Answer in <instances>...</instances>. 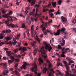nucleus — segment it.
<instances>
[{
  "label": "nucleus",
  "mask_w": 76,
  "mask_h": 76,
  "mask_svg": "<svg viewBox=\"0 0 76 76\" xmlns=\"http://www.w3.org/2000/svg\"><path fill=\"white\" fill-rule=\"evenodd\" d=\"M23 36L24 38H26V35H25V32L23 33Z\"/></svg>",
  "instance_id": "e2e57ef3"
},
{
  "label": "nucleus",
  "mask_w": 76,
  "mask_h": 76,
  "mask_svg": "<svg viewBox=\"0 0 76 76\" xmlns=\"http://www.w3.org/2000/svg\"><path fill=\"white\" fill-rule=\"evenodd\" d=\"M44 34L45 35H47V31H46V30L44 32Z\"/></svg>",
  "instance_id": "49530a36"
},
{
  "label": "nucleus",
  "mask_w": 76,
  "mask_h": 76,
  "mask_svg": "<svg viewBox=\"0 0 76 76\" xmlns=\"http://www.w3.org/2000/svg\"><path fill=\"white\" fill-rule=\"evenodd\" d=\"M34 67L32 68L31 69V71L32 72H34L36 75H37V76H41V73H39L38 75L37 73V66L35 63H34Z\"/></svg>",
  "instance_id": "f03ea898"
},
{
  "label": "nucleus",
  "mask_w": 76,
  "mask_h": 76,
  "mask_svg": "<svg viewBox=\"0 0 76 76\" xmlns=\"http://www.w3.org/2000/svg\"><path fill=\"white\" fill-rule=\"evenodd\" d=\"M15 60L16 61H18V62H19V60L18 59H15Z\"/></svg>",
  "instance_id": "69168bd1"
},
{
  "label": "nucleus",
  "mask_w": 76,
  "mask_h": 76,
  "mask_svg": "<svg viewBox=\"0 0 76 76\" xmlns=\"http://www.w3.org/2000/svg\"><path fill=\"white\" fill-rule=\"evenodd\" d=\"M72 70L73 72L74 73H75L76 72V69H75L74 68L72 69Z\"/></svg>",
  "instance_id": "c9c22d12"
},
{
  "label": "nucleus",
  "mask_w": 76,
  "mask_h": 76,
  "mask_svg": "<svg viewBox=\"0 0 76 76\" xmlns=\"http://www.w3.org/2000/svg\"><path fill=\"white\" fill-rule=\"evenodd\" d=\"M49 12H50V13H51V12H54V10L53 9H51L49 10Z\"/></svg>",
  "instance_id": "2f4dec72"
},
{
  "label": "nucleus",
  "mask_w": 76,
  "mask_h": 76,
  "mask_svg": "<svg viewBox=\"0 0 76 76\" xmlns=\"http://www.w3.org/2000/svg\"><path fill=\"white\" fill-rule=\"evenodd\" d=\"M15 73L17 76H20V74H19V73L17 71L15 70Z\"/></svg>",
  "instance_id": "393cba45"
},
{
  "label": "nucleus",
  "mask_w": 76,
  "mask_h": 76,
  "mask_svg": "<svg viewBox=\"0 0 76 76\" xmlns=\"http://www.w3.org/2000/svg\"><path fill=\"white\" fill-rule=\"evenodd\" d=\"M6 40L7 41H10L11 39H12V38L10 37H8L7 38H6Z\"/></svg>",
  "instance_id": "6ab92c4d"
},
{
  "label": "nucleus",
  "mask_w": 76,
  "mask_h": 76,
  "mask_svg": "<svg viewBox=\"0 0 76 76\" xmlns=\"http://www.w3.org/2000/svg\"><path fill=\"white\" fill-rule=\"evenodd\" d=\"M51 3H52V6H53V7H56V4L57 3L56 2H54L53 3V2H51Z\"/></svg>",
  "instance_id": "aec40b11"
},
{
  "label": "nucleus",
  "mask_w": 76,
  "mask_h": 76,
  "mask_svg": "<svg viewBox=\"0 0 76 76\" xmlns=\"http://www.w3.org/2000/svg\"><path fill=\"white\" fill-rule=\"evenodd\" d=\"M30 18V17L29 16H28L26 18V20H29V19Z\"/></svg>",
  "instance_id": "5fc2aeb1"
},
{
  "label": "nucleus",
  "mask_w": 76,
  "mask_h": 76,
  "mask_svg": "<svg viewBox=\"0 0 76 76\" xmlns=\"http://www.w3.org/2000/svg\"><path fill=\"white\" fill-rule=\"evenodd\" d=\"M22 28H25V24H22Z\"/></svg>",
  "instance_id": "e433bc0d"
},
{
  "label": "nucleus",
  "mask_w": 76,
  "mask_h": 76,
  "mask_svg": "<svg viewBox=\"0 0 76 76\" xmlns=\"http://www.w3.org/2000/svg\"><path fill=\"white\" fill-rule=\"evenodd\" d=\"M26 50V47H23L22 49V51H25Z\"/></svg>",
  "instance_id": "7c9ffc66"
},
{
  "label": "nucleus",
  "mask_w": 76,
  "mask_h": 76,
  "mask_svg": "<svg viewBox=\"0 0 76 76\" xmlns=\"http://www.w3.org/2000/svg\"><path fill=\"white\" fill-rule=\"evenodd\" d=\"M76 28H73V31L74 32H75V33H76Z\"/></svg>",
  "instance_id": "37998d69"
},
{
  "label": "nucleus",
  "mask_w": 76,
  "mask_h": 76,
  "mask_svg": "<svg viewBox=\"0 0 76 76\" xmlns=\"http://www.w3.org/2000/svg\"><path fill=\"white\" fill-rule=\"evenodd\" d=\"M69 63H74L75 62L73 60H70L69 61Z\"/></svg>",
  "instance_id": "6e6d98bb"
},
{
  "label": "nucleus",
  "mask_w": 76,
  "mask_h": 76,
  "mask_svg": "<svg viewBox=\"0 0 76 76\" xmlns=\"http://www.w3.org/2000/svg\"><path fill=\"white\" fill-rule=\"evenodd\" d=\"M61 22L63 23H66L67 22V18L65 17H64L63 16H62L61 17Z\"/></svg>",
  "instance_id": "6e6552de"
},
{
  "label": "nucleus",
  "mask_w": 76,
  "mask_h": 76,
  "mask_svg": "<svg viewBox=\"0 0 76 76\" xmlns=\"http://www.w3.org/2000/svg\"><path fill=\"white\" fill-rule=\"evenodd\" d=\"M62 2H63V0H59L58 1V4L60 5V4H61V3H62Z\"/></svg>",
  "instance_id": "b1692460"
},
{
  "label": "nucleus",
  "mask_w": 76,
  "mask_h": 76,
  "mask_svg": "<svg viewBox=\"0 0 76 76\" xmlns=\"http://www.w3.org/2000/svg\"><path fill=\"white\" fill-rule=\"evenodd\" d=\"M4 44V42H1L0 41V46H1L2 45H3Z\"/></svg>",
  "instance_id": "a18cd8bd"
},
{
  "label": "nucleus",
  "mask_w": 76,
  "mask_h": 76,
  "mask_svg": "<svg viewBox=\"0 0 76 76\" xmlns=\"http://www.w3.org/2000/svg\"><path fill=\"white\" fill-rule=\"evenodd\" d=\"M36 16H38V17L39 18L40 16H41V15L42 13H40L39 15L37 14V12H38V10L37 8H36Z\"/></svg>",
  "instance_id": "9d476101"
},
{
  "label": "nucleus",
  "mask_w": 76,
  "mask_h": 76,
  "mask_svg": "<svg viewBox=\"0 0 76 76\" xmlns=\"http://www.w3.org/2000/svg\"><path fill=\"white\" fill-rule=\"evenodd\" d=\"M45 48L46 49V50H48V51H50L51 50H52V47L51 46H50V47H49V46L48 45V43H47L46 42H45Z\"/></svg>",
  "instance_id": "0eeeda50"
},
{
  "label": "nucleus",
  "mask_w": 76,
  "mask_h": 76,
  "mask_svg": "<svg viewBox=\"0 0 76 76\" xmlns=\"http://www.w3.org/2000/svg\"><path fill=\"white\" fill-rule=\"evenodd\" d=\"M8 62L9 63V64H11L12 62V61L11 60H9L8 61Z\"/></svg>",
  "instance_id": "09e8293b"
},
{
  "label": "nucleus",
  "mask_w": 76,
  "mask_h": 76,
  "mask_svg": "<svg viewBox=\"0 0 76 76\" xmlns=\"http://www.w3.org/2000/svg\"><path fill=\"white\" fill-rule=\"evenodd\" d=\"M18 66V63H16L15 64V67L16 68H17V66Z\"/></svg>",
  "instance_id": "052dcab7"
},
{
  "label": "nucleus",
  "mask_w": 76,
  "mask_h": 76,
  "mask_svg": "<svg viewBox=\"0 0 76 76\" xmlns=\"http://www.w3.org/2000/svg\"><path fill=\"white\" fill-rule=\"evenodd\" d=\"M35 0H32L31 1V6H32L34 5V4H35Z\"/></svg>",
  "instance_id": "a211bd4d"
},
{
  "label": "nucleus",
  "mask_w": 76,
  "mask_h": 76,
  "mask_svg": "<svg viewBox=\"0 0 76 76\" xmlns=\"http://www.w3.org/2000/svg\"><path fill=\"white\" fill-rule=\"evenodd\" d=\"M13 13V12L12 11H10L9 12V13H7V14H9L10 15H10H12V13Z\"/></svg>",
  "instance_id": "a19ab883"
},
{
  "label": "nucleus",
  "mask_w": 76,
  "mask_h": 76,
  "mask_svg": "<svg viewBox=\"0 0 76 76\" xmlns=\"http://www.w3.org/2000/svg\"><path fill=\"white\" fill-rule=\"evenodd\" d=\"M72 13H69V17H72Z\"/></svg>",
  "instance_id": "338daca9"
},
{
  "label": "nucleus",
  "mask_w": 76,
  "mask_h": 76,
  "mask_svg": "<svg viewBox=\"0 0 76 76\" xmlns=\"http://www.w3.org/2000/svg\"><path fill=\"white\" fill-rule=\"evenodd\" d=\"M35 43H36L35 41H34L33 43H31V45H32L33 47L34 48H35Z\"/></svg>",
  "instance_id": "f3484780"
},
{
  "label": "nucleus",
  "mask_w": 76,
  "mask_h": 76,
  "mask_svg": "<svg viewBox=\"0 0 76 76\" xmlns=\"http://www.w3.org/2000/svg\"><path fill=\"white\" fill-rule=\"evenodd\" d=\"M7 26L8 27H11V28H15V26L14 25V24H12L10 23L9 24V23H7Z\"/></svg>",
  "instance_id": "9b49d317"
},
{
  "label": "nucleus",
  "mask_w": 76,
  "mask_h": 76,
  "mask_svg": "<svg viewBox=\"0 0 76 76\" xmlns=\"http://www.w3.org/2000/svg\"><path fill=\"white\" fill-rule=\"evenodd\" d=\"M4 43V44H9L11 45H12L13 44V42H11V41L9 42L5 41Z\"/></svg>",
  "instance_id": "2eb2a0df"
},
{
  "label": "nucleus",
  "mask_w": 76,
  "mask_h": 76,
  "mask_svg": "<svg viewBox=\"0 0 76 76\" xmlns=\"http://www.w3.org/2000/svg\"><path fill=\"white\" fill-rule=\"evenodd\" d=\"M26 54V53H24L23 54H22L21 56H25V54Z\"/></svg>",
  "instance_id": "0e129e2a"
},
{
  "label": "nucleus",
  "mask_w": 76,
  "mask_h": 76,
  "mask_svg": "<svg viewBox=\"0 0 76 76\" xmlns=\"http://www.w3.org/2000/svg\"><path fill=\"white\" fill-rule=\"evenodd\" d=\"M7 54V56H11V52L10 51H6Z\"/></svg>",
  "instance_id": "dca6fc26"
},
{
  "label": "nucleus",
  "mask_w": 76,
  "mask_h": 76,
  "mask_svg": "<svg viewBox=\"0 0 76 76\" xmlns=\"http://www.w3.org/2000/svg\"><path fill=\"white\" fill-rule=\"evenodd\" d=\"M61 14V12H59V9L58 10V11H57L56 13V15H60Z\"/></svg>",
  "instance_id": "72a5a7b5"
},
{
  "label": "nucleus",
  "mask_w": 76,
  "mask_h": 76,
  "mask_svg": "<svg viewBox=\"0 0 76 76\" xmlns=\"http://www.w3.org/2000/svg\"><path fill=\"white\" fill-rule=\"evenodd\" d=\"M3 7L4 8H9V6L6 5V4H4L3 5Z\"/></svg>",
  "instance_id": "cd10ccee"
},
{
  "label": "nucleus",
  "mask_w": 76,
  "mask_h": 76,
  "mask_svg": "<svg viewBox=\"0 0 76 76\" xmlns=\"http://www.w3.org/2000/svg\"><path fill=\"white\" fill-rule=\"evenodd\" d=\"M65 31H66V28H62L61 30L60 29L58 30L57 32L55 33L54 35L56 36L59 35L61 32H63Z\"/></svg>",
  "instance_id": "423d86ee"
},
{
  "label": "nucleus",
  "mask_w": 76,
  "mask_h": 76,
  "mask_svg": "<svg viewBox=\"0 0 76 76\" xmlns=\"http://www.w3.org/2000/svg\"><path fill=\"white\" fill-rule=\"evenodd\" d=\"M51 75H52V73L51 72H50L48 76H51Z\"/></svg>",
  "instance_id": "774afa93"
},
{
  "label": "nucleus",
  "mask_w": 76,
  "mask_h": 76,
  "mask_svg": "<svg viewBox=\"0 0 76 76\" xmlns=\"http://www.w3.org/2000/svg\"><path fill=\"white\" fill-rule=\"evenodd\" d=\"M65 36H64V38L65 39H66V38L67 36H68V35H69V34H68V33H65Z\"/></svg>",
  "instance_id": "4be33fe9"
},
{
  "label": "nucleus",
  "mask_w": 76,
  "mask_h": 76,
  "mask_svg": "<svg viewBox=\"0 0 76 76\" xmlns=\"http://www.w3.org/2000/svg\"><path fill=\"white\" fill-rule=\"evenodd\" d=\"M35 15V16L36 14H34L32 12H31L30 13L29 15Z\"/></svg>",
  "instance_id": "c03bdc74"
},
{
  "label": "nucleus",
  "mask_w": 76,
  "mask_h": 76,
  "mask_svg": "<svg viewBox=\"0 0 76 76\" xmlns=\"http://www.w3.org/2000/svg\"><path fill=\"white\" fill-rule=\"evenodd\" d=\"M66 68L67 71V72H66V76H76V74H69V72L71 73V71H70L69 70H70V68L69 67V66H67V67H66Z\"/></svg>",
  "instance_id": "7ed1b4c3"
},
{
  "label": "nucleus",
  "mask_w": 76,
  "mask_h": 76,
  "mask_svg": "<svg viewBox=\"0 0 76 76\" xmlns=\"http://www.w3.org/2000/svg\"><path fill=\"white\" fill-rule=\"evenodd\" d=\"M28 13V11H27V10H26V11L24 12V14L25 15H26Z\"/></svg>",
  "instance_id": "79ce46f5"
},
{
  "label": "nucleus",
  "mask_w": 76,
  "mask_h": 76,
  "mask_svg": "<svg viewBox=\"0 0 76 76\" xmlns=\"http://www.w3.org/2000/svg\"><path fill=\"white\" fill-rule=\"evenodd\" d=\"M37 49H35L33 52V55L35 56L36 54H37Z\"/></svg>",
  "instance_id": "5701e85b"
},
{
  "label": "nucleus",
  "mask_w": 76,
  "mask_h": 76,
  "mask_svg": "<svg viewBox=\"0 0 76 76\" xmlns=\"http://www.w3.org/2000/svg\"><path fill=\"white\" fill-rule=\"evenodd\" d=\"M42 23H43L40 26V27L42 28V30L44 32V31L46 29V27L47 26V23H48L46 22H44L43 21H42Z\"/></svg>",
  "instance_id": "20e7f679"
},
{
  "label": "nucleus",
  "mask_w": 76,
  "mask_h": 76,
  "mask_svg": "<svg viewBox=\"0 0 76 76\" xmlns=\"http://www.w3.org/2000/svg\"><path fill=\"white\" fill-rule=\"evenodd\" d=\"M62 43H63V44H65V43H66V41H65V40H62Z\"/></svg>",
  "instance_id": "680f3d73"
},
{
  "label": "nucleus",
  "mask_w": 76,
  "mask_h": 76,
  "mask_svg": "<svg viewBox=\"0 0 76 76\" xmlns=\"http://www.w3.org/2000/svg\"><path fill=\"white\" fill-rule=\"evenodd\" d=\"M39 65H41V63H43V60L42 59L41 57H39Z\"/></svg>",
  "instance_id": "f8f14e48"
},
{
  "label": "nucleus",
  "mask_w": 76,
  "mask_h": 76,
  "mask_svg": "<svg viewBox=\"0 0 76 76\" xmlns=\"http://www.w3.org/2000/svg\"><path fill=\"white\" fill-rule=\"evenodd\" d=\"M57 72H58V74H56V76H59V75H60V76H63V74H61V72H60V70H57Z\"/></svg>",
  "instance_id": "ddd939ff"
},
{
  "label": "nucleus",
  "mask_w": 76,
  "mask_h": 76,
  "mask_svg": "<svg viewBox=\"0 0 76 76\" xmlns=\"http://www.w3.org/2000/svg\"><path fill=\"white\" fill-rule=\"evenodd\" d=\"M10 58H11L12 60H15V57L12 56H10Z\"/></svg>",
  "instance_id": "58836bf2"
},
{
  "label": "nucleus",
  "mask_w": 76,
  "mask_h": 76,
  "mask_svg": "<svg viewBox=\"0 0 76 76\" xmlns=\"http://www.w3.org/2000/svg\"><path fill=\"white\" fill-rule=\"evenodd\" d=\"M21 44V42L19 43L18 45H16V47H20V46Z\"/></svg>",
  "instance_id": "8fccbe9b"
},
{
  "label": "nucleus",
  "mask_w": 76,
  "mask_h": 76,
  "mask_svg": "<svg viewBox=\"0 0 76 76\" xmlns=\"http://www.w3.org/2000/svg\"><path fill=\"white\" fill-rule=\"evenodd\" d=\"M15 57H17V58H20V57H21V56H20L19 55H14Z\"/></svg>",
  "instance_id": "c85d7f7f"
},
{
  "label": "nucleus",
  "mask_w": 76,
  "mask_h": 76,
  "mask_svg": "<svg viewBox=\"0 0 76 76\" xmlns=\"http://www.w3.org/2000/svg\"><path fill=\"white\" fill-rule=\"evenodd\" d=\"M58 48L60 50H61V49H62V48H61V45H58Z\"/></svg>",
  "instance_id": "473e14b6"
},
{
  "label": "nucleus",
  "mask_w": 76,
  "mask_h": 76,
  "mask_svg": "<svg viewBox=\"0 0 76 76\" xmlns=\"http://www.w3.org/2000/svg\"><path fill=\"white\" fill-rule=\"evenodd\" d=\"M3 65L5 67H7V64H6V63H3Z\"/></svg>",
  "instance_id": "de8ad7c7"
},
{
  "label": "nucleus",
  "mask_w": 76,
  "mask_h": 76,
  "mask_svg": "<svg viewBox=\"0 0 76 76\" xmlns=\"http://www.w3.org/2000/svg\"><path fill=\"white\" fill-rule=\"evenodd\" d=\"M2 12L3 15H4V14L5 13H6V12H5V11H4V10H2Z\"/></svg>",
  "instance_id": "13d9d810"
},
{
  "label": "nucleus",
  "mask_w": 76,
  "mask_h": 76,
  "mask_svg": "<svg viewBox=\"0 0 76 76\" xmlns=\"http://www.w3.org/2000/svg\"><path fill=\"white\" fill-rule=\"evenodd\" d=\"M75 66V64H72L71 66V67L72 68H73V67Z\"/></svg>",
  "instance_id": "4d7b16f0"
},
{
  "label": "nucleus",
  "mask_w": 76,
  "mask_h": 76,
  "mask_svg": "<svg viewBox=\"0 0 76 76\" xmlns=\"http://www.w3.org/2000/svg\"><path fill=\"white\" fill-rule=\"evenodd\" d=\"M26 31L28 37H29V29H26Z\"/></svg>",
  "instance_id": "a878e982"
},
{
  "label": "nucleus",
  "mask_w": 76,
  "mask_h": 76,
  "mask_svg": "<svg viewBox=\"0 0 76 76\" xmlns=\"http://www.w3.org/2000/svg\"><path fill=\"white\" fill-rule=\"evenodd\" d=\"M60 44L61 46H64V44L62 42H61Z\"/></svg>",
  "instance_id": "bf43d9fd"
},
{
  "label": "nucleus",
  "mask_w": 76,
  "mask_h": 76,
  "mask_svg": "<svg viewBox=\"0 0 76 76\" xmlns=\"http://www.w3.org/2000/svg\"><path fill=\"white\" fill-rule=\"evenodd\" d=\"M20 36V34H18L17 35V39H19V38Z\"/></svg>",
  "instance_id": "bb28decb"
},
{
  "label": "nucleus",
  "mask_w": 76,
  "mask_h": 76,
  "mask_svg": "<svg viewBox=\"0 0 76 76\" xmlns=\"http://www.w3.org/2000/svg\"><path fill=\"white\" fill-rule=\"evenodd\" d=\"M34 25H33L31 26V31H33L34 29Z\"/></svg>",
  "instance_id": "ea45409f"
},
{
  "label": "nucleus",
  "mask_w": 76,
  "mask_h": 76,
  "mask_svg": "<svg viewBox=\"0 0 76 76\" xmlns=\"http://www.w3.org/2000/svg\"><path fill=\"white\" fill-rule=\"evenodd\" d=\"M29 9V7H27L25 9V10H27V11H28V10Z\"/></svg>",
  "instance_id": "603ef678"
},
{
  "label": "nucleus",
  "mask_w": 76,
  "mask_h": 76,
  "mask_svg": "<svg viewBox=\"0 0 76 76\" xmlns=\"http://www.w3.org/2000/svg\"><path fill=\"white\" fill-rule=\"evenodd\" d=\"M6 33H10V32H11V30L10 29L6 30Z\"/></svg>",
  "instance_id": "c756f323"
},
{
  "label": "nucleus",
  "mask_w": 76,
  "mask_h": 76,
  "mask_svg": "<svg viewBox=\"0 0 76 76\" xmlns=\"http://www.w3.org/2000/svg\"><path fill=\"white\" fill-rule=\"evenodd\" d=\"M47 71H48V68L45 67L43 69V72L44 73H45Z\"/></svg>",
  "instance_id": "4468645a"
},
{
  "label": "nucleus",
  "mask_w": 76,
  "mask_h": 76,
  "mask_svg": "<svg viewBox=\"0 0 76 76\" xmlns=\"http://www.w3.org/2000/svg\"><path fill=\"white\" fill-rule=\"evenodd\" d=\"M28 64H27L26 62H24V64L22 65V67H20V69H26V66Z\"/></svg>",
  "instance_id": "1a4fd4ad"
},
{
  "label": "nucleus",
  "mask_w": 76,
  "mask_h": 76,
  "mask_svg": "<svg viewBox=\"0 0 76 76\" xmlns=\"http://www.w3.org/2000/svg\"><path fill=\"white\" fill-rule=\"evenodd\" d=\"M39 48L40 52L42 54H44L45 59H46L47 58V55L45 53V50L44 49V47L42 46V47H40Z\"/></svg>",
  "instance_id": "39448f33"
},
{
  "label": "nucleus",
  "mask_w": 76,
  "mask_h": 76,
  "mask_svg": "<svg viewBox=\"0 0 76 76\" xmlns=\"http://www.w3.org/2000/svg\"><path fill=\"white\" fill-rule=\"evenodd\" d=\"M66 60H68L69 61H70V58L68 57H66Z\"/></svg>",
  "instance_id": "3c124183"
},
{
  "label": "nucleus",
  "mask_w": 76,
  "mask_h": 76,
  "mask_svg": "<svg viewBox=\"0 0 76 76\" xmlns=\"http://www.w3.org/2000/svg\"><path fill=\"white\" fill-rule=\"evenodd\" d=\"M50 17L51 18H54V17L53 16V15H54V14L53 13H51V14H50Z\"/></svg>",
  "instance_id": "4c0bfd02"
},
{
  "label": "nucleus",
  "mask_w": 76,
  "mask_h": 76,
  "mask_svg": "<svg viewBox=\"0 0 76 76\" xmlns=\"http://www.w3.org/2000/svg\"><path fill=\"white\" fill-rule=\"evenodd\" d=\"M61 57H66V56L64 54H62L61 55Z\"/></svg>",
  "instance_id": "864d4df0"
},
{
  "label": "nucleus",
  "mask_w": 76,
  "mask_h": 76,
  "mask_svg": "<svg viewBox=\"0 0 76 76\" xmlns=\"http://www.w3.org/2000/svg\"><path fill=\"white\" fill-rule=\"evenodd\" d=\"M3 18H7V21L5 20V23H9V21H11L13 22V17L10 16V14H6L4 15H2Z\"/></svg>",
  "instance_id": "f257e3e1"
},
{
  "label": "nucleus",
  "mask_w": 76,
  "mask_h": 76,
  "mask_svg": "<svg viewBox=\"0 0 76 76\" xmlns=\"http://www.w3.org/2000/svg\"><path fill=\"white\" fill-rule=\"evenodd\" d=\"M13 52L14 53H17V52H18V48L16 49H14L13 50Z\"/></svg>",
  "instance_id": "f704fd0d"
},
{
  "label": "nucleus",
  "mask_w": 76,
  "mask_h": 76,
  "mask_svg": "<svg viewBox=\"0 0 76 76\" xmlns=\"http://www.w3.org/2000/svg\"><path fill=\"white\" fill-rule=\"evenodd\" d=\"M3 36H4V34L1 33L0 34V39H3Z\"/></svg>",
  "instance_id": "412c9836"
}]
</instances>
